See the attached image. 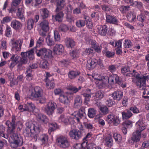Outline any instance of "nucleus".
Wrapping results in <instances>:
<instances>
[{
	"label": "nucleus",
	"mask_w": 149,
	"mask_h": 149,
	"mask_svg": "<svg viewBox=\"0 0 149 149\" xmlns=\"http://www.w3.org/2000/svg\"><path fill=\"white\" fill-rule=\"evenodd\" d=\"M12 34L11 29L10 27L7 26L5 31V35L7 37H10Z\"/></svg>",
	"instance_id": "5fc2aeb1"
},
{
	"label": "nucleus",
	"mask_w": 149,
	"mask_h": 149,
	"mask_svg": "<svg viewBox=\"0 0 149 149\" xmlns=\"http://www.w3.org/2000/svg\"><path fill=\"white\" fill-rule=\"evenodd\" d=\"M56 106V104L53 101L49 102L45 107L44 109L45 112L48 115H52L54 113Z\"/></svg>",
	"instance_id": "9d476101"
},
{
	"label": "nucleus",
	"mask_w": 149,
	"mask_h": 149,
	"mask_svg": "<svg viewBox=\"0 0 149 149\" xmlns=\"http://www.w3.org/2000/svg\"><path fill=\"white\" fill-rule=\"evenodd\" d=\"M96 111L93 108H90L88 109V115L90 118H93L96 115Z\"/></svg>",
	"instance_id": "79ce46f5"
},
{
	"label": "nucleus",
	"mask_w": 149,
	"mask_h": 149,
	"mask_svg": "<svg viewBox=\"0 0 149 149\" xmlns=\"http://www.w3.org/2000/svg\"><path fill=\"white\" fill-rule=\"evenodd\" d=\"M81 87L80 86H79L78 88L73 86H70L68 87L67 89L72 91V92H66V94H67L66 96L61 94L59 98V101L65 105H68L69 103V101L68 97L69 95H72L74 93H76L81 89Z\"/></svg>",
	"instance_id": "f257e3e1"
},
{
	"label": "nucleus",
	"mask_w": 149,
	"mask_h": 149,
	"mask_svg": "<svg viewBox=\"0 0 149 149\" xmlns=\"http://www.w3.org/2000/svg\"><path fill=\"white\" fill-rule=\"evenodd\" d=\"M69 134L72 139L77 141L83 136V133L81 130L74 129L70 132Z\"/></svg>",
	"instance_id": "1a4fd4ad"
},
{
	"label": "nucleus",
	"mask_w": 149,
	"mask_h": 149,
	"mask_svg": "<svg viewBox=\"0 0 149 149\" xmlns=\"http://www.w3.org/2000/svg\"><path fill=\"white\" fill-rule=\"evenodd\" d=\"M136 15L135 13H129L127 15V17L129 21L132 22L134 21L136 18Z\"/></svg>",
	"instance_id": "4c0bfd02"
},
{
	"label": "nucleus",
	"mask_w": 149,
	"mask_h": 149,
	"mask_svg": "<svg viewBox=\"0 0 149 149\" xmlns=\"http://www.w3.org/2000/svg\"><path fill=\"white\" fill-rule=\"evenodd\" d=\"M106 18L107 22L117 25H119L118 20L114 16L107 15H106Z\"/></svg>",
	"instance_id": "f3484780"
},
{
	"label": "nucleus",
	"mask_w": 149,
	"mask_h": 149,
	"mask_svg": "<svg viewBox=\"0 0 149 149\" xmlns=\"http://www.w3.org/2000/svg\"><path fill=\"white\" fill-rule=\"evenodd\" d=\"M104 96V94L101 91H98L96 92L95 94V99L97 100H100L103 98Z\"/></svg>",
	"instance_id": "473e14b6"
},
{
	"label": "nucleus",
	"mask_w": 149,
	"mask_h": 149,
	"mask_svg": "<svg viewBox=\"0 0 149 149\" xmlns=\"http://www.w3.org/2000/svg\"><path fill=\"white\" fill-rule=\"evenodd\" d=\"M49 22L46 20H44L42 21L39 24L40 27L43 31L47 32L49 29Z\"/></svg>",
	"instance_id": "a211bd4d"
},
{
	"label": "nucleus",
	"mask_w": 149,
	"mask_h": 149,
	"mask_svg": "<svg viewBox=\"0 0 149 149\" xmlns=\"http://www.w3.org/2000/svg\"><path fill=\"white\" fill-rule=\"evenodd\" d=\"M36 109L35 105L32 103H29L23 109V111H27L29 112H36Z\"/></svg>",
	"instance_id": "cd10ccee"
},
{
	"label": "nucleus",
	"mask_w": 149,
	"mask_h": 149,
	"mask_svg": "<svg viewBox=\"0 0 149 149\" xmlns=\"http://www.w3.org/2000/svg\"><path fill=\"white\" fill-rule=\"evenodd\" d=\"M82 101L79 96L77 95L74 99V106L75 108H78L82 105Z\"/></svg>",
	"instance_id": "4be33fe9"
},
{
	"label": "nucleus",
	"mask_w": 149,
	"mask_h": 149,
	"mask_svg": "<svg viewBox=\"0 0 149 149\" xmlns=\"http://www.w3.org/2000/svg\"><path fill=\"white\" fill-rule=\"evenodd\" d=\"M56 142L58 146L63 148H68L70 145L67 138L65 136H60L57 137L56 139Z\"/></svg>",
	"instance_id": "6e6552de"
},
{
	"label": "nucleus",
	"mask_w": 149,
	"mask_h": 149,
	"mask_svg": "<svg viewBox=\"0 0 149 149\" xmlns=\"http://www.w3.org/2000/svg\"><path fill=\"white\" fill-rule=\"evenodd\" d=\"M13 139L10 144L11 147L13 148H17L21 146L23 143L22 139L20 135L17 133H14L11 134Z\"/></svg>",
	"instance_id": "20e7f679"
},
{
	"label": "nucleus",
	"mask_w": 149,
	"mask_h": 149,
	"mask_svg": "<svg viewBox=\"0 0 149 149\" xmlns=\"http://www.w3.org/2000/svg\"><path fill=\"white\" fill-rule=\"evenodd\" d=\"M80 53V51L78 49H74L70 53V55L73 57V58H77L79 57Z\"/></svg>",
	"instance_id": "3c124183"
},
{
	"label": "nucleus",
	"mask_w": 149,
	"mask_h": 149,
	"mask_svg": "<svg viewBox=\"0 0 149 149\" xmlns=\"http://www.w3.org/2000/svg\"><path fill=\"white\" fill-rule=\"evenodd\" d=\"M46 82V86L47 88L50 89H53L55 86L54 81L53 79H51V80H49L45 81Z\"/></svg>",
	"instance_id": "58836bf2"
},
{
	"label": "nucleus",
	"mask_w": 149,
	"mask_h": 149,
	"mask_svg": "<svg viewBox=\"0 0 149 149\" xmlns=\"http://www.w3.org/2000/svg\"><path fill=\"white\" fill-rule=\"evenodd\" d=\"M65 5L64 0H56V9L62 10Z\"/></svg>",
	"instance_id": "c85d7f7f"
},
{
	"label": "nucleus",
	"mask_w": 149,
	"mask_h": 149,
	"mask_svg": "<svg viewBox=\"0 0 149 149\" xmlns=\"http://www.w3.org/2000/svg\"><path fill=\"white\" fill-rule=\"evenodd\" d=\"M123 119H128L131 117L133 114L129 109H126L121 113Z\"/></svg>",
	"instance_id": "5701e85b"
},
{
	"label": "nucleus",
	"mask_w": 149,
	"mask_h": 149,
	"mask_svg": "<svg viewBox=\"0 0 149 149\" xmlns=\"http://www.w3.org/2000/svg\"><path fill=\"white\" fill-rule=\"evenodd\" d=\"M33 50L34 49H32L29 51L26 52H23V53H25L26 54L27 58H28L30 60H32L34 58Z\"/></svg>",
	"instance_id": "7c9ffc66"
},
{
	"label": "nucleus",
	"mask_w": 149,
	"mask_h": 149,
	"mask_svg": "<svg viewBox=\"0 0 149 149\" xmlns=\"http://www.w3.org/2000/svg\"><path fill=\"white\" fill-rule=\"evenodd\" d=\"M59 120L66 124L68 123L69 119L65 117L64 115H61L59 118Z\"/></svg>",
	"instance_id": "864d4df0"
},
{
	"label": "nucleus",
	"mask_w": 149,
	"mask_h": 149,
	"mask_svg": "<svg viewBox=\"0 0 149 149\" xmlns=\"http://www.w3.org/2000/svg\"><path fill=\"white\" fill-rule=\"evenodd\" d=\"M136 129L133 132L131 137L132 140L134 142L139 141L141 138V133L146 128L145 125L141 120L138 121L136 123Z\"/></svg>",
	"instance_id": "f03ea898"
},
{
	"label": "nucleus",
	"mask_w": 149,
	"mask_h": 149,
	"mask_svg": "<svg viewBox=\"0 0 149 149\" xmlns=\"http://www.w3.org/2000/svg\"><path fill=\"white\" fill-rule=\"evenodd\" d=\"M115 75L114 74L109 75L108 79V82L111 84H113L115 83Z\"/></svg>",
	"instance_id": "052dcab7"
},
{
	"label": "nucleus",
	"mask_w": 149,
	"mask_h": 149,
	"mask_svg": "<svg viewBox=\"0 0 149 149\" xmlns=\"http://www.w3.org/2000/svg\"><path fill=\"white\" fill-rule=\"evenodd\" d=\"M61 10L56 9L55 10L56 14L52 15V17L55 19L56 21L59 22H62L63 18L64 17V14Z\"/></svg>",
	"instance_id": "9b49d317"
},
{
	"label": "nucleus",
	"mask_w": 149,
	"mask_h": 149,
	"mask_svg": "<svg viewBox=\"0 0 149 149\" xmlns=\"http://www.w3.org/2000/svg\"><path fill=\"white\" fill-rule=\"evenodd\" d=\"M41 15L43 18L45 19L49 17V12L48 10L45 8L40 9Z\"/></svg>",
	"instance_id": "2f4dec72"
},
{
	"label": "nucleus",
	"mask_w": 149,
	"mask_h": 149,
	"mask_svg": "<svg viewBox=\"0 0 149 149\" xmlns=\"http://www.w3.org/2000/svg\"><path fill=\"white\" fill-rule=\"evenodd\" d=\"M99 109L101 112L104 115L107 114L110 112V111L108 108L106 106H102L100 107Z\"/></svg>",
	"instance_id": "a19ab883"
},
{
	"label": "nucleus",
	"mask_w": 149,
	"mask_h": 149,
	"mask_svg": "<svg viewBox=\"0 0 149 149\" xmlns=\"http://www.w3.org/2000/svg\"><path fill=\"white\" fill-rule=\"evenodd\" d=\"M85 116H86L82 114V113H81L80 112L78 111L77 114L74 116V119L76 120L79 123L80 122V119L82 118Z\"/></svg>",
	"instance_id": "c03bdc74"
},
{
	"label": "nucleus",
	"mask_w": 149,
	"mask_h": 149,
	"mask_svg": "<svg viewBox=\"0 0 149 149\" xmlns=\"http://www.w3.org/2000/svg\"><path fill=\"white\" fill-rule=\"evenodd\" d=\"M69 30L67 25L64 24H61L59 26L58 31L60 32H66Z\"/></svg>",
	"instance_id": "72a5a7b5"
},
{
	"label": "nucleus",
	"mask_w": 149,
	"mask_h": 149,
	"mask_svg": "<svg viewBox=\"0 0 149 149\" xmlns=\"http://www.w3.org/2000/svg\"><path fill=\"white\" fill-rule=\"evenodd\" d=\"M136 77L137 80L136 84L139 89L140 90H145L146 89V81L148 78V77L138 74L136 75Z\"/></svg>",
	"instance_id": "39448f33"
},
{
	"label": "nucleus",
	"mask_w": 149,
	"mask_h": 149,
	"mask_svg": "<svg viewBox=\"0 0 149 149\" xmlns=\"http://www.w3.org/2000/svg\"><path fill=\"white\" fill-rule=\"evenodd\" d=\"M129 72H130V68L128 66H126L122 68L121 72L122 73L125 74Z\"/></svg>",
	"instance_id": "69168bd1"
},
{
	"label": "nucleus",
	"mask_w": 149,
	"mask_h": 149,
	"mask_svg": "<svg viewBox=\"0 0 149 149\" xmlns=\"http://www.w3.org/2000/svg\"><path fill=\"white\" fill-rule=\"evenodd\" d=\"M48 63L47 61H43L40 63V65L41 68L44 69H47L48 66Z\"/></svg>",
	"instance_id": "bf43d9fd"
},
{
	"label": "nucleus",
	"mask_w": 149,
	"mask_h": 149,
	"mask_svg": "<svg viewBox=\"0 0 149 149\" xmlns=\"http://www.w3.org/2000/svg\"><path fill=\"white\" fill-rule=\"evenodd\" d=\"M87 65L90 69L95 68L97 65H99L101 68H103L104 67L102 61L99 58H91L89 59L87 61Z\"/></svg>",
	"instance_id": "0eeeda50"
},
{
	"label": "nucleus",
	"mask_w": 149,
	"mask_h": 149,
	"mask_svg": "<svg viewBox=\"0 0 149 149\" xmlns=\"http://www.w3.org/2000/svg\"><path fill=\"white\" fill-rule=\"evenodd\" d=\"M37 120L40 123L47 124L48 122V119L46 116L41 113H38L36 116Z\"/></svg>",
	"instance_id": "6ab92c4d"
},
{
	"label": "nucleus",
	"mask_w": 149,
	"mask_h": 149,
	"mask_svg": "<svg viewBox=\"0 0 149 149\" xmlns=\"http://www.w3.org/2000/svg\"><path fill=\"white\" fill-rule=\"evenodd\" d=\"M113 137L116 141L120 142L122 140V136L119 134L115 133L113 134Z\"/></svg>",
	"instance_id": "603ef678"
},
{
	"label": "nucleus",
	"mask_w": 149,
	"mask_h": 149,
	"mask_svg": "<svg viewBox=\"0 0 149 149\" xmlns=\"http://www.w3.org/2000/svg\"><path fill=\"white\" fill-rule=\"evenodd\" d=\"M125 42L124 43V46L125 48H129L132 46V43L130 41L125 40Z\"/></svg>",
	"instance_id": "338daca9"
},
{
	"label": "nucleus",
	"mask_w": 149,
	"mask_h": 149,
	"mask_svg": "<svg viewBox=\"0 0 149 149\" xmlns=\"http://www.w3.org/2000/svg\"><path fill=\"white\" fill-rule=\"evenodd\" d=\"M11 26L15 30H20L22 26V24L16 19L13 20L11 22Z\"/></svg>",
	"instance_id": "dca6fc26"
},
{
	"label": "nucleus",
	"mask_w": 149,
	"mask_h": 149,
	"mask_svg": "<svg viewBox=\"0 0 149 149\" xmlns=\"http://www.w3.org/2000/svg\"><path fill=\"white\" fill-rule=\"evenodd\" d=\"M106 103L108 106L111 107L115 105L116 103L115 101L111 99H109L106 100Z\"/></svg>",
	"instance_id": "6e6d98bb"
},
{
	"label": "nucleus",
	"mask_w": 149,
	"mask_h": 149,
	"mask_svg": "<svg viewBox=\"0 0 149 149\" xmlns=\"http://www.w3.org/2000/svg\"><path fill=\"white\" fill-rule=\"evenodd\" d=\"M102 52L104 54H105V55L107 57L109 58L113 56L115 54L114 52L109 51L107 48L106 47L105 48L104 50Z\"/></svg>",
	"instance_id": "c9c22d12"
},
{
	"label": "nucleus",
	"mask_w": 149,
	"mask_h": 149,
	"mask_svg": "<svg viewBox=\"0 0 149 149\" xmlns=\"http://www.w3.org/2000/svg\"><path fill=\"white\" fill-rule=\"evenodd\" d=\"M21 54L22 56V58L17 65L18 68L19 69H21L23 65L27 64L28 62V58L26 57V54L25 53L22 52Z\"/></svg>",
	"instance_id": "4468645a"
},
{
	"label": "nucleus",
	"mask_w": 149,
	"mask_h": 149,
	"mask_svg": "<svg viewBox=\"0 0 149 149\" xmlns=\"http://www.w3.org/2000/svg\"><path fill=\"white\" fill-rule=\"evenodd\" d=\"M64 48L63 46L61 44H56L54 47V52L57 54H60L64 51Z\"/></svg>",
	"instance_id": "bb28decb"
},
{
	"label": "nucleus",
	"mask_w": 149,
	"mask_h": 149,
	"mask_svg": "<svg viewBox=\"0 0 149 149\" xmlns=\"http://www.w3.org/2000/svg\"><path fill=\"white\" fill-rule=\"evenodd\" d=\"M93 48L96 52L99 53L101 52L102 47L101 45L97 43Z\"/></svg>",
	"instance_id": "774afa93"
},
{
	"label": "nucleus",
	"mask_w": 149,
	"mask_h": 149,
	"mask_svg": "<svg viewBox=\"0 0 149 149\" xmlns=\"http://www.w3.org/2000/svg\"><path fill=\"white\" fill-rule=\"evenodd\" d=\"M49 129L48 130L49 133L50 134L52 131H54L57 128V125L55 123H51L49 124Z\"/></svg>",
	"instance_id": "a18cd8bd"
},
{
	"label": "nucleus",
	"mask_w": 149,
	"mask_h": 149,
	"mask_svg": "<svg viewBox=\"0 0 149 149\" xmlns=\"http://www.w3.org/2000/svg\"><path fill=\"white\" fill-rule=\"evenodd\" d=\"M80 72L78 70H72L69 71L68 74L69 78L71 79H73L79 75Z\"/></svg>",
	"instance_id": "a878e982"
},
{
	"label": "nucleus",
	"mask_w": 149,
	"mask_h": 149,
	"mask_svg": "<svg viewBox=\"0 0 149 149\" xmlns=\"http://www.w3.org/2000/svg\"><path fill=\"white\" fill-rule=\"evenodd\" d=\"M97 87L99 88H101L105 86L106 82L102 79H97Z\"/></svg>",
	"instance_id": "f704fd0d"
},
{
	"label": "nucleus",
	"mask_w": 149,
	"mask_h": 149,
	"mask_svg": "<svg viewBox=\"0 0 149 149\" xmlns=\"http://www.w3.org/2000/svg\"><path fill=\"white\" fill-rule=\"evenodd\" d=\"M98 32L99 34L102 36H105L107 34L108 30L107 26L106 25H103L97 27Z\"/></svg>",
	"instance_id": "412c9836"
},
{
	"label": "nucleus",
	"mask_w": 149,
	"mask_h": 149,
	"mask_svg": "<svg viewBox=\"0 0 149 149\" xmlns=\"http://www.w3.org/2000/svg\"><path fill=\"white\" fill-rule=\"evenodd\" d=\"M46 41L47 45L49 46H52L54 44V41L49 35H48L47 37Z\"/></svg>",
	"instance_id": "8fccbe9b"
},
{
	"label": "nucleus",
	"mask_w": 149,
	"mask_h": 149,
	"mask_svg": "<svg viewBox=\"0 0 149 149\" xmlns=\"http://www.w3.org/2000/svg\"><path fill=\"white\" fill-rule=\"evenodd\" d=\"M23 9L22 8H18L17 12V16L19 19L22 21H24L25 18L22 13Z\"/></svg>",
	"instance_id": "c756f323"
},
{
	"label": "nucleus",
	"mask_w": 149,
	"mask_h": 149,
	"mask_svg": "<svg viewBox=\"0 0 149 149\" xmlns=\"http://www.w3.org/2000/svg\"><path fill=\"white\" fill-rule=\"evenodd\" d=\"M19 56L15 55H13L10 58L9 61L10 64L9 65V67L10 69L13 68L15 65L18 63L19 61Z\"/></svg>",
	"instance_id": "f8f14e48"
},
{
	"label": "nucleus",
	"mask_w": 149,
	"mask_h": 149,
	"mask_svg": "<svg viewBox=\"0 0 149 149\" xmlns=\"http://www.w3.org/2000/svg\"><path fill=\"white\" fill-rule=\"evenodd\" d=\"M22 41L21 40H17L12 43L13 47L15 48L17 51H19L21 49Z\"/></svg>",
	"instance_id": "b1692460"
},
{
	"label": "nucleus",
	"mask_w": 149,
	"mask_h": 149,
	"mask_svg": "<svg viewBox=\"0 0 149 149\" xmlns=\"http://www.w3.org/2000/svg\"><path fill=\"white\" fill-rule=\"evenodd\" d=\"M65 44L69 48L73 47L75 45V42L73 40L69 38H66L65 40Z\"/></svg>",
	"instance_id": "393cba45"
},
{
	"label": "nucleus",
	"mask_w": 149,
	"mask_h": 149,
	"mask_svg": "<svg viewBox=\"0 0 149 149\" xmlns=\"http://www.w3.org/2000/svg\"><path fill=\"white\" fill-rule=\"evenodd\" d=\"M5 127L3 125H0V135L4 138L8 139V134H5Z\"/></svg>",
	"instance_id": "e433bc0d"
},
{
	"label": "nucleus",
	"mask_w": 149,
	"mask_h": 149,
	"mask_svg": "<svg viewBox=\"0 0 149 149\" xmlns=\"http://www.w3.org/2000/svg\"><path fill=\"white\" fill-rule=\"evenodd\" d=\"M130 8L129 6H122L120 8V10L122 13H124L129 10Z\"/></svg>",
	"instance_id": "680f3d73"
},
{
	"label": "nucleus",
	"mask_w": 149,
	"mask_h": 149,
	"mask_svg": "<svg viewBox=\"0 0 149 149\" xmlns=\"http://www.w3.org/2000/svg\"><path fill=\"white\" fill-rule=\"evenodd\" d=\"M120 120L118 117L116 116L114 118L113 120H112V123L115 126L118 125L120 123Z\"/></svg>",
	"instance_id": "0e129e2a"
},
{
	"label": "nucleus",
	"mask_w": 149,
	"mask_h": 149,
	"mask_svg": "<svg viewBox=\"0 0 149 149\" xmlns=\"http://www.w3.org/2000/svg\"><path fill=\"white\" fill-rule=\"evenodd\" d=\"M26 133L29 137L32 136L33 134L36 132H40L42 130L41 126L37 123L35 125L31 123H26Z\"/></svg>",
	"instance_id": "7ed1b4c3"
},
{
	"label": "nucleus",
	"mask_w": 149,
	"mask_h": 149,
	"mask_svg": "<svg viewBox=\"0 0 149 149\" xmlns=\"http://www.w3.org/2000/svg\"><path fill=\"white\" fill-rule=\"evenodd\" d=\"M112 139L111 136L106 137L105 140L106 145L108 146H111L112 144Z\"/></svg>",
	"instance_id": "49530a36"
},
{
	"label": "nucleus",
	"mask_w": 149,
	"mask_h": 149,
	"mask_svg": "<svg viewBox=\"0 0 149 149\" xmlns=\"http://www.w3.org/2000/svg\"><path fill=\"white\" fill-rule=\"evenodd\" d=\"M6 124L8 126L7 130L8 134H11L14 133L17 125L11 123L10 121L9 120L6 121Z\"/></svg>",
	"instance_id": "2eb2a0df"
},
{
	"label": "nucleus",
	"mask_w": 149,
	"mask_h": 149,
	"mask_svg": "<svg viewBox=\"0 0 149 149\" xmlns=\"http://www.w3.org/2000/svg\"><path fill=\"white\" fill-rule=\"evenodd\" d=\"M48 139V136L46 134H42L40 135V140L41 141L42 143L45 145L47 143Z\"/></svg>",
	"instance_id": "37998d69"
},
{
	"label": "nucleus",
	"mask_w": 149,
	"mask_h": 149,
	"mask_svg": "<svg viewBox=\"0 0 149 149\" xmlns=\"http://www.w3.org/2000/svg\"><path fill=\"white\" fill-rule=\"evenodd\" d=\"M34 20L32 19H29L27 22V27L29 30H31L33 28Z\"/></svg>",
	"instance_id": "de8ad7c7"
},
{
	"label": "nucleus",
	"mask_w": 149,
	"mask_h": 149,
	"mask_svg": "<svg viewBox=\"0 0 149 149\" xmlns=\"http://www.w3.org/2000/svg\"><path fill=\"white\" fill-rule=\"evenodd\" d=\"M112 97L115 100L119 101L122 98L123 92L120 90H117L114 91L112 94Z\"/></svg>",
	"instance_id": "aec40b11"
},
{
	"label": "nucleus",
	"mask_w": 149,
	"mask_h": 149,
	"mask_svg": "<svg viewBox=\"0 0 149 149\" xmlns=\"http://www.w3.org/2000/svg\"><path fill=\"white\" fill-rule=\"evenodd\" d=\"M42 93V89L39 86H36L34 89V91L32 92L31 95L35 98L41 97Z\"/></svg>",
	"instance_id": "ddd939ff"
},
{
	"label": "nucleus",
	"mask_w": 149,
	"mask_h": 149,
	"mask_svg": "<svg viewBox=\"0 0 149 149\" xmlns=\"http://www.w3.org/2000/svg\"><path fill=\"white\" fill-rule=\"evenodd\" d=\"M65 14L66 15L65 16L66 20L67 21L70 22H71L72 21H74V18L72 15L69 13Z\"/></svg>",
	"instance_id": "13d9d810"
},
{
	"label": "nucleus",
	"mask_w": 149,
	"mask_h": 149,
	"mask_svg": "<svg viewBox=\"0 0 149 149\" xmlns=\"http://www.w3.org/2000/svg\"><path fill=\"white\" fill-rule=\"evenodd\" d=\"M116 116L112 113H111L108 115L107 116V121L109 123H112V120H113V119Z\"/></svg>",
	"instance_id": "4d7b16f0"
},
{
	"label": "nucleus",
	"mask_w": 149,
	"mask_h": 149,
	"mask_svg": "<svg viewBox=\"0 0 149 149\" xmlns=\"http://www.w3.org/2000/svg\"><path fill=\"white\" fill-rule=\"evenodd\" d=\"M129 109L134 113H138L140 112L139 109L136 106L132 107L129 108Z\"/></svg>",
	"instance_id": "e2e57ef3"
},
{
	"label": "nucleus",
	"mask_w": 149,
	"mask_h": 149,
	"mask_svg": "<svg viewBox=\"0 0 149 149\" xmlns=\"http://www.w3.org/2000/svg\"><path fill=\"white\" fill-rule=\"evenodd\" d=\"M36 52L38 56L40 57L44 60L49 58L52 56V51L45 48L37 49Z\"/></svg>",
	"instance_id": "423d86ee"
},
{
	"label": "nucleus",
	"mask_w": 149,
	"mask_h": 149,
	"mask_svg": "<svg viewBox=\"0 0 149 149\" xmlns=\"http://www.w3.org/2000/svg\"><path fill=\"white\" fill-rule=\"evenodd\" d=\"M86 24L85 20L79 19L77 20L76 22V24L77 26L79 28L84 26Z\"/></svg>",
	"instance_id": "09e8293b"
},
{
	"label": "nucleus",
	"mask_w": 149,
	"mask_h": 149,
	"mask_svg": "<svg viewBox=\"0 0 149 149\" xmlns=\"http://www.w3.org/2000/svg\"><path fill=\"white\" fill-rule=\"evenodd\" d=\"M32 71V70L30 68L26 70V78L27 80L29 81L31 80L33 78V75L31 74Z\"/></svg>",
	"instance_id": "ea45409f"
}]
</instances>
